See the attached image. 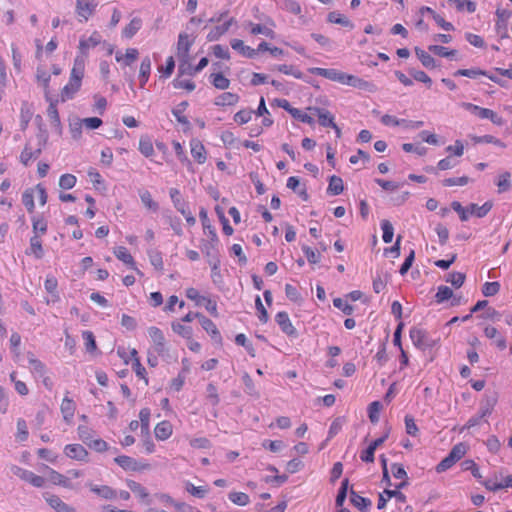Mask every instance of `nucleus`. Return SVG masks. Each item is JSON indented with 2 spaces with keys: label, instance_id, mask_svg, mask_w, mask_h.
Here are the masks:
<instances>
[{
  "label": "nucleus",
  "instance_id": "nucleus-1",
  "mask_svg": "<svg viewBox=\"0 0 512 512\" xmlns=\"http://www.w3.org/2000/svg\"><path fill=\"white\" fill-rule=\"evenodd\" d=\"M85 75L84 57L76 56L73 61V67L70 72L68 82L61 89L59 97L61 102H66L74 98L82 86V80Z\"/></svg>",
  "mask_w": 512,
  "mask_h": 512
},
{
  "label": "nucleus",
  "instance_id": "nucleus-2",
  "mask_svg": "<svg viewBox=\"0 0 512 512\" xmlns=\"http://www.w3.org/2000/svg\"><path fill=\"white\" fill-rule=\"evenodd\" d=\"M209 238L208 244L204 245L206 255L210 258L209 263L212 268V279L215 283L221 282L220 274V260L216 257V246L219 244V239L216 234V230L210 225V229H207L206 233Z\"/></svg>",
  "mask_w": 512,
  "mask_h": 512
},
{
  "label": "nucleus",
  "instance_id": "nucleus-3",
  "mask_svg": "<svg viewBox=\"0 0 512 512\" xmlns=\"http://www.w3.org/2000/svg\"><path fill=\"white\" fill-rule=\"evenodd\" d=\"M195 42V38L187 33H180L178 36L176 57L179 61V71L184 74L190 68V49Z\"/></svg>",
  "mask_w": 512,
  "mask_h": 512
},
{
  "label": "nucleus",
  "instance_id": "nucleus-4",
  "mask_svg": "<svg viewBox=\"0 0 512 512\" xmlns=\"http://www.w3.org/2000/svg\"><path fill=\"white\" fill-rule=\"evenodd\" d=\"M46 470L48 472V481L55 486H61L64 488H72L70 478L76 479L82 476V472L77 469H71L68 471V475L70 477L63 475L62 473L48 466H46Z\"/></svg>",
  "mask_w": 512,
  "mask_h": 512
},
{
  "label": "nucleus",
  "instance_id": "nucleus-5",
  "mask_svg": "<svg viewBox=\"0 0 512 512\" xmlns=\"http://www.w3.org/2000/svg\"><path fill=\"white\" fill-rule=\"evenodd\" d=\"M98 3L95 0H75V14L78 22L84 23L92 18Z\"/></svg>",
  "mask_w": 512,
  "mask_h": 512
},
{
  "label": "nucleus",
  "instance_id": "nucleus-6",
  "mask_svg": "<svg viewBox=\"0 0 512 512\" xmlns=\"http://www.w3.org/2000/svg\"><path fill=\"white\" fill-rule=\"evenodd\" d=\"M148 335L152 342V351L158 356H164L167 353V345L163 332L152 326L148 329Z\"/></svg>",
  "mask_w": 512,
  "mask_h": 512
},
{
  "label": "nucleus",
  "instance_id": "nucleus-7",
  "mask_svg": "<svg viewBox=\"0 0 512 512\" xmlns=\"http://www.w3.org/2000/svg\"><path fill=\"white\" fill-rule=\"evenodd\" d=\"M114 462L125 471H142L150 469V464L147 462H140L135 458L127 455H119L114 458Z\"/></svg>",
  "mask_w": 512,
  "mask_h": 512
},
{
  "label": "nucleus",
  "instance_id": "nucleus-8",
  "mask_svg": "<svg viewBox=\"0 0 512 512\" xmlns=\"http://www.w3.org/2000/svg\"><path fill=\"white\" fill-rule=\"evenodd\" d=\"M44 146L45 141L39 143L37 146H33L30 141H27L19 156L21 164L25 167L29 166L33 160H36L41 155Z\"/></svg>",
  "mask_w": 512,
  "mask_h": 512
},
{
  "label": "nucleus",
  "instance_id": "nucleus-9",
  "mask_svg": "<svg viewBox=\"0 0 512 512\" xmlns=\"http://www.w3.org/2000/svg\"><path fill=\"white\" fill-rule=\"evenodd\" d=\"M409 334L413 344L421 350H426L436 345V341L430 339L427 332L421 328L412 327Z\"/></svg>",
  "mask_w": 512,
  "mask_h": 512
},
{
  "label": "nucleus",
  "instance_id": "nucleus-10",
  "mask_svg": "<svg viewBox=\"0 0 512 512\" xmlns=\"http://www.w3.org/2000/svg\"><path fill=\"white\" fill-rule=\"evenodd\" d=\"M63 453L69 459L84 463L89 462V452L81 444H67L64 446Z\"/></svg>",
  "mask_w": 512,
  "mask_h": 512
},
{
  "label": "nucleus",
  "instance_id": "nucleus-11",
  "mask_svg": "<svg viewBox=\"0 0 512 512\" xmlns=\"http://www.w3.org/2000/svg\"><path fill=\"white\" fill-rule=\"evenodd\" d=\"M102 37L98 31H93L88 38H81L79 41V54L77 56L84 57V66H86V58L90 49L101 43Z\"/></svg>",
  "mask_w": 512,
  "mask_h": 512
},
{
  "label": "nucleus",
  "instance_id": "nucleus-12",
  "mask_svg": "<svg viewBox=\"0 0 512 512\" xmlns=\"http://www.w3.org/2000/svg\"><path fill=\"white\" fill-rule=\"evenodd\" d=\"M498 392L496 391H486L483 395V398L480 402L479 412L485 417L492 414L494 407L498 402Z\"/></svg>",
  "mask_w": 512,
  "mask_h": 512
},
{
  "label": "nucleus",
  "instance_id": "nucleus-13",
  "mask_svg": "<svg viewBox=\"0 0 512 512\" xmlns=\"http://www.w3.org/2000/svg\"><path fill=\"white\" fill-rule=\"evenodd\" d=\"M497 21H496V32L501 38H509L508 35V19L511 17L512 12L508 9L496 10Z\"/></svg>",
  "mask_w": 512,
  "mask_h": 512
},
{
  "label": "nucleus",
  "instance_id": "nucleus-14",
  "mask_svg": "<svg viewBox=\"0 0 512 512\" xmlns=\"http://www.w3.org/2000/svg\"><path fill=\"white\" fill-rule=\"evenodd\" d=\"M44 288L49 294V297L46 298L45 302L47 305L55 304L59 302L60 295L58 292V280L53 275H48L44 281Z\"/></svg>",
  "mask_w": 512,
  "mask_h": 512
},
{
  "label": "nucleus",
  "instance_id": "nucleus-15",
  "mask_svg": "<svg viewBox=\"0 0 512 512\" xmlns=\"http://www.w3.org/2000/svg\"><path fill=\"white\" fill-rule=\"evenodd\" d=\"M275 321L279 325L281 331L287 336L296 338L298 336L296 328L290 321L289 315L285 311H280L275 316Z\"/></svg>",
  "mask_w": 512,
  "mask_h": 512
},
{
  "label": "nucleus",
  "instance_id": "nucleus-16",
  "mask_svg": "<svg viewBox=\"0 0 512 512\" xmlns=\"http://www.w3.org/2000/svg\"><path fill=\"white\" fill-rule=\"evenodd\" d=\"M113 254L115 257L123 262L125 265L130 267L131 269L135 270L138 275H143V273L136 267V262L129 252V250L124 246H117L113 249Z\"/></svg>",
  "mask_w": 512,
  "mask_h": 512
},
{
  "label": "nucleus",
  "instance_id": "nucleus-17",
  "mask_svg": "<svg viewBox=\"0 0 512 512\" xmlns=\"http://www.w3.org/2000/svg\"><path fill=\"white\" fill-rule=\"evenodd\" d=\"M308 72L313 75L322 76L324 78H327L331 81H335L338 83H341L344 81V72L339 71L337 69H327V68H319V67H312L308 69Z\"/></svg>",
  "mask_w": 512,
  "mask_h": 512
},
{
  "label": "nucleus",
  "instance_id": "nucleus-18",
  "mask_svg": "<svg viewBox=\"0 0 512 512\" xmlns=\"http://www.w3.org/2000/svg\"><path fill=\"white\" fill-rule=\"evenodd\" d=\"M44 499L55 512H75V509L65 503L58 495L45 493Z\"/></svg>",
  "mask_w": 512,
  "mask_h": 512
},
{
  "label": "nucleus",
  "instance_id": "nucleus-19",
  "mask_svg": "<svg viewBox=\"0 0 512 512\" xmlns=\"http://www.w3.org/2000/svg\"><path fill=\"white\" fill-rule=\"evenodd\" d=\"M174 428L170 421L162 420L154 427V435L158 441H166L173 434Z\"/></svg>",
  "mask_w": 512,
  "mask_h": 512
},
{
  "label": "nucleus",
  "instance_id": "nucleus-20",
  "mask_svg": "<svg viewBox=\"0 0 512 512\" xmlns=\"http://www.w3.org/2000/svg\"><path fill=\"white\" fill-rule=\"evenodd\" d=\"M60 411L66 423H71L76 412V403L73 399L65 395L60 405Z\"/></svg>",
  "mask_w": 512,
  "mask_h": 512
},
{
  "label": "nucleus",
  "instance_id": "nucleus-21",
  "mask_svg": "<svg viewBox=\"0 0 512 512\" xmlns=\"http://www.w3.org/2000/svg\"><path fill=\"white\" fill-rule=\"evenodd\" d=\"M190 151L191 155L194 158V160L199 163L203 164L207 159V153L204 145L201 141L198 139H192L190 141Z\"/></svg>",
  "mask_w": 512,
  "mask_h": 512
},
{
  "label": "nucleus",
  "instance_id": "nucleus-22",
  "mask_svg": "<svg viewBox=\"0 0 512 512\" xmlns=\"http://www.w3.org/2000/svg\"><path fill=\"white\" fill-rule=\"evenodd\" d=\"M309 111L313 112L317 115L319 124L323 127H331L334 126V116L330 113V111L319 108V107H309Z\"/></svg>",
  "mask_w": 512,
  "mask_h": 512
},
{
  "label": "nucleus",
  "instance_id": "nucleus-23",
  "mask_svg": "<svg viewBox=\"0 0 512 512\" xmlns=\"http://www.w3.org/2000/svg\"><path fill=\"white\" fill-rule=\"evenodd\" d=\"M131 359H132V369L135 372L136 376L142 380H144L145 384L148 385V377L146 373L145 367L141 364L140 358L138 356V352L135 348L130 351Z\"/></svg>",
  "mask_w": 512,
  "mask_h": 512
},
{
  "label": "nucleus",
  "instance_id": "nucleus-24",
  "mask_svg": "<svg viewBox=\"0 0 512 512\" xmlns=\"http://www.w3.org/2000/svg\"><path fill=\"white\" fill-rule=\"evenodd\" d=\"M139 57V52L136 48H128L125 53L117 52L115 60L123 66H131Z\"/></svg>",
  "mask_w": 512,
  "mask_h": 512
},
{
  "label": "nucleus",
  "instance_id": "nucleus-25",
  "mask_svg": "<svg viewBox=\"0 0 512 512\" xmlns=\"http://www.w3.org/2000/svg\"><path fill=\"white\" fill-rule=\"evenodd\" d=\"M58 100H49V106L47 108V116L51 122V125L57 130L61 131V120L59 111L57 108Z\"/></svg>",
  "mask_w": 512,
  "mask_h": 512
},
{
  "label": "nucleus",
  "instance_id": "nucleus-26",
  "mask_svg": "<svg viewBox=\"0 0 512 512\" xmlns=\"http://www.w3.org/2000/svg\"><path fill=\"white\" fill-rule=\"evenodd\" d=\"M198 320L202 328L211 336L212 339L217 341L221 340L220 331L217 329L216 325L204 315H199Z\"/></svg>",
  "mask_w": 512,
  "mask_h": 512
},
{
  "label": "nucleus",
  "instance_id": "nucleus-27",
  "mask_svg": "<svg viewBox=\"0 0 512 512\" xmlns=\"http://www.w3.org/2000/svg\"><path fill=\"white\" fill-rule=\"evenodd\" d=\"M230 44L235 51L244 57L252 59L257 55V50H254L250 46L245 45L244 42L240 39H233Z\"/></svg>",
  "mask_w": 512,
  "mask_h": 512
},
{
  "label": "nucleus",
  "instance_id": "nucleus-28",
  "mask_svg": "<svg viewBox=\"0 0 512 512\" xmlns=\"http://www.w3.org/2000/svg\"><path fill=\"white\" fill-rule=\"evenodd\" d=\"M350 502L361 512H367L371 507V500L358 495L352 488L350 489Z\"/></svg>",
  "mask_w": 512,
  "mask_h": 512
},
{
  "label": "nucleus",
  "instance_id": "nucleus-29",
  "mask_svg": "<svg viewBox=\"0 0 512 512\" xmlns=\"http://www.w3.org/2000/svg\"><path fill=\"white\" fill-rule=\"evenodd\" d=\"M469 137H470L471 141L473 142V144L487 143V144H493L502 149L506 148V144L502 140L496 138L493 135H489V134L483 135V136L470 135Z\"/></svg>",
  "mask_w": 512,
  "mask_h": 512
},
{
  "label": "nucleus",
  "instance_id": "nucleus-30",
  "mask_svg": "<svg viewBox=\"0 0 512 512\" xmlns=\"http://www.w3.org/2000/svg\"><path fill=\"white\" fill-rule=\"evenodd\" d=\"M151 73V60L148 56L144 57L140 64L139 69V83L140 87L143 88L149 80Z\"/></svg>",
  "mask_w": 512,
  "mask_h": 512
},
{
  "label": "nucleus",
  "instance_id": "nucleus-31",
  "mask_svg": "<svg viewBox=\"0 0 512 512\" xmlns=\"http://www.w3.org/2000/svg\"><path fill=\"white\" fill-rule=\"evenodd\" d=\"M493 207L491 201L485 202L482 206H478L475 203H471L467 206V210L470 214L475 215L478 218L485 217Z\"/></svg>",
  "mask_w": 512,
  "mask_h": 512
},
{
  "label": "nucleus",
  "instance_id": "nucleus-32",
  "mask_svg": "<svg viewBox=\"0 0 512 512\" xmlns=\"http://www.w3.org/2000/svg\"><path fill=\"white\" fill-rule=\"evenodd\" d=\"M138 149L140 153L146 158H150L154 155V146L152 140L147 135H142L140 137Z\"/></svg>",
  "mask_w": 512,
  "mask_h": 512
},
{
  "label": "nucleus",
  "instance_id": "nucleus-33",
  "mask_svg": "<svg viewBox=\"0 0 512 512\" xmlns=\"http://www.w3.org/2000/svg\"><path fill=\"white\" fill-rule=\"evenodd\" d=\"M33 235L43 236L48 230L47 221L43 216L35 215L31 218Z\"/></svg>",
  "mask_w": 512,
  "mask_h": 512
},
{
  "label": "nucleus",
  "instance_id": "nucleus-34",
  "mask_svg": "<svg viewBox=\"0 0 512 512\" xmlns=\"http://www.w3.org/2000/svg\"><path fill=\"white\" fill-rule=\"evenodd\" d=\"M142 20L138 17L133 18L122 30V36L131 39L141 29Z\"/></svg>",
  "mask_w": 512,
  "mask_h": 512
},
{
  "label": "nucleus",
  "instance_id": "nucleus-35",
  "mask_svg": "<svg viewBox=\"0 0 512 512\" xmlns=\"http://www.w3.org/2000/svg\"><path fill=\"white\" fill-rule=\"evenodd\" d=\"M91 491L97 494L98 496L107 499V500H113L117 498V491L111 488L108 485H102V486H91Z\"/></svg>",
  "mask_w": 512,
  "mask_h": 512
},
{
  "label": "nucleus",
  "instance_id": "nucleus-36",
  "mask_svg": "<svg viewBox=\"0 0 512 512\" xmlns=\"http://www.w3.org/2000/svg\"><path fill=\"white\" fill-rule=\"evenodd\" d=\"M41 237L42 236L39 235H33L30 238V248L26 252L27 254L34 255L38 259L42 258L44 254Z\"/></svg>",
  "mask_w": 512,
  "mask_h": 512
},
{
  "label": "nucleus",
  "instance_id": "nucleus-37",
  "mask_svg": "<svg viewBox=\"0 0 512 512\" xmlns=\"http://www.w3.org/2000/svg\"><path fill=\"white\" fill-rule=\"evenodd\" d=\"M495 184L498 187V193H505L511 189V173L508 171H505L501 173L495 182Z\"/></svg>",
  "mask_w": 512,
  "mask_h": 512
},
{
  "label": "nucleus",
  "instance_id": "nucleus-38",
  "mask_svg": "<svg viewBox=\"0 0 512 512\" xmlns=\"http://www.w3.org/2000/svg\"><path fill=\"white\" fill-rule=\"evenodd\" d=\"M126 485L139 499L143 501L148 499L149 493L147 489L140 483L131 479H127Z\"/></svg>",
  "mask_w": 512,
  "mask_h": 512
},
{
  "label": "nucleus",
  "instance_id": "nucleus-39",
  "mask_svg": "<svg viewBox=\"0 0 512 512\" xmlns=\"http://www.w3.org/2000/svg\"><path fill=\"white\" fill-rule=\"evenodd\" d=\"M415 54L425 68L433 69L436 67V60L423 49L415 47Z\"/></svg>",
  "mask_w": 512,
  "mask_h": 512
},
{
  "label": "nucleus",
  "instance_id": "nucleus-40",
  "mask_svg": "<svg viewBox=\"0 0 512 512\" xmlns=\"http://www.w3.org/2000/svg\"><path fill=\"white\" fill-rule=\"evenodd\" d=\"M342 84H346L359 89H368L370 86L368 81L347 73H344V81Z\"/></svg>",
  "mask_w": 512,
  "mask_h": 512
},
{
  "label": "nucleus",
  "instance_id": "nucleus-41",
  "mask_svg": "<svg viewBox=\"0 0 512 512\" xmlns=\"http://www.w3.org/2000/svg\"><path fill=\"white\" fill-rule=\"evenodd\" d=\"M344 190V184L342 178L332 175L329 178V185L327 188V193L330 195H339Z\"/></svg>",
  "mask_w": 512,
  "mask_h": 512
},
{
  "label": "nucleus",
  "instance_id": "nucleus-42",
  "mask_svg": "<svg viewBox=\"0 0 512 512\" xmlns=\"http://www.w3.org/2000/svg\"><path fill=\"white\" fill-rule=\"evenodd\" d=\"M150 419H151V410L147 407L142 408L139 411V423H140V431L141 434H147L150 431Z\"/></svg>",
  "mask_w": 512,
  "mask_h": 512
},
{
  "label": "nucleus",
  "instance_id": "nucleus-43",
  "mask_svg": "<svg viewBox=\"0 0 512 512\" xmlns=\"http://www.w3.org/2000/svg\"><path fill=\"white\" fill-rule=\"evenodd\" d=\"M33 115L32 105L28 102H23L20 108V122L22 129H25Z\"/></svg>",
  "mask_w": 512,
  "mask_h": 512
},
{
  "label": "nucleus",
  "instance_id": "nucleus-44",
  "mask_svg": "<svg viewBox=\"0 0 512 512\" xmlns=\"http://www.w3.org/2000/svg\"><path fill=\"white\" fill-rule=\"evenodd\" d=\"M33 187L27 188L22 194V203L28 213L32 214L35 211V193Z\"/></svg>",
  "mask_w": 512,
  "mask_h": 512
},
{
  "label": "nucleus",
  "instance_id": "nucleus-45",
  "mask_svg": "<svg viewBox=\"0 0 512 512\" xmlns=\"http://www.w3.org/2000/svg\"><path fill=\"white\" fill-rule=\"evenodd\" d=\"M171 327L176 334L187 340H191L193 337V329L188 325H185L181 322H173Z\"/></svg>",
  "mask_w": 512,
  "mask_h": 512
},
{
  "label": "nucleus",
  "instance_id": "nucleus-46",
  "mask_svg": "<svg viewBox=\"0 0 512 512\" xmlns=\"http://www.w3.org/2000/svg\"><path fill=\"white\" fill-rule=\"evenodd\" d=\"M327 20L330 23L339 24V25H342V26L347 27L349 29H353L354 28V24L348 18H346L342 14H340L338 12H335V11L330 12L328 14Z\"/></svg>",
  "mask_w": 512,
  "mask_h": 512
},
{
  "label": "nucleus",
  "instance_id": "nucleus-47",
  "mask_svg": "<svg viewBox=\"0 0 512 512\" xmlns=\"http://www.w3.org/2000/svg\"><path fill=\"white\" fill-rule=\"evenodd\" d=\"M185 295L189 300L193 301L196 306H203L206 299L208 298L207 295H201L200 292L194 287L187 288L185 290Z\"/></svg>",
  "mask_w": 512,
  "mask_h": 512
},
{
  "label": "nucleus",
  "instance_id": "nucleus-48",
  "mask_svg": "<svg viewBox=\"0 0 512 512\" xmlns=\"http://www.w3.org/2000/svg\"><path fill=\"white\" fill-rule=\"evenodd\" d=\"M140 200L142 204L149 210L157 211L159 206L156 201L153 200L151 193L148 190H141L139 192Z\"/></svg>",
  "mask_w": 512,
  "mask_h": 512
},
{
  "label": "nucleus",
  "instance_id": "nucleus-49",
  "mask_svg": "<svg viewBox=\"0 0 512 512\" xmlns=\"http://www.w3.org/2000/svg\"><path fill=\"white\" fill-rule=\"evenodd\" d=\"M428 50L440 57L453 58L457 55L458 51L455 49L448 50L447 47L441 45H430Z\"/></svg>",
  "mask_w": 512,
  "mask_h": 512
},
{
  "label": "nucleus",
  "instance_id": "nucleus-50",
  "mask_svg": "<svg viewBox=\"0 0 512 512\" xmlns=\"http://www.w3.org/2000/svg\"><path fill=\"white\" fill-rule=\"evenodd\" d=\"M17 431L15 434L16 440L24 442L28 439L29 432L26 421L23 418H19L16 423Z\"/></svg>",
  "mask_w": 512,
  "mask_h": 512
},
{
  "label": "nucleus",
  "instance_id": "nucleus-51",
  "mask_svg": "<svg viewBox=\"0 0 512 512\" xmlns=\"http://www.w3.org/2000/svg\"><path fill=\"white\" fill-rule=\"evenodd\" d=\"M348 487H349V480H348V478H345L341 482V486L338 490V493H337V496L335 499V504L337 507H343L344 502L347 498Z\"/></svg>",
  "mask_w": 512,
  "mask_h": 512
},
{
  "label": "nucleus",
  "instance_id": "nucleus-52",
  "mask_svg": "<svg viewBox=\"0 0 512 512\" xmlns=\"http://www.w3.org/2000/svg\"><path fill=\"white\" fill-rule=\"evenodd\" d=\"M480 75H488V71L486 70H482L480 68H470V69H458L457 71H455L453 73V76L457 77V76H465V77H469V78H476L477 76H480Z\"/></svg>",
  "mask_w": 512,
  "mask_h": 512
},
{
  "label": "nucleus",
  "instance_id": "nucleus-53",
  "mask_svg": "<svg viewBox=\"0 0 512 512\" xmlns=\"http://www.w3.org/2000/svg\"><path fill=\"white\" fill-rule=\"evenodd\" d=\"M29 364L31 366V372L38 376H44L47 372L45 364L33 355L29 357Z\"/></svg>",
  "mask_w": 512,
  "mask_h": 512
},
{
  "label": "nucleus",
  "instance_id": "nucleus-54",
  "mask_svg": "<svg viewBox=\"0 0 512 512\" xmlns=\"http://www.w3.org/2000/svg\"><path fill=\"white\" fill-rule=\"evenodd\" d=\"M462 107L464 109L470 111L472 114L479 117L480 119H485L488 114V111H489L488 108H483V107H480L478 105L468 103V102H463Z\"/></svg>",
  "mask_w": 512,
  "mask_h": 512
},
{
  "label": "nucleus",
  "instance_id": "nucleus-55",
  "mask_svg": "<svg viewBox=\"0 0 512 512\" xmlns=\"http://www.w3.org/2000/svg\"><path fill=\"white\" fill-rule=\"evenodd\" d=\"M142 441H141V447L143 449V452L145 454H152L156 451V445L151 437L150 431L147 432V434H141Z\"/></svg>",
  "mask_w": 512,
  "mask_h": 512
},
{
  "label": "nucleus",
  "instance_id": "nucleus-56",
  "mask_svg": "<svg viewBox=\"0 0 512 512\" xmlns=\"http://www.w3.org/2000/svg\"><path fill=\"white\" fill-rule=\"evenodd\" d=\"M77 182V178L75 175L66 173L62 174L59 178V187L64 190L72 189Z\"/></svg>",
  "mask_w": 512,
  "mask_h": 512
},
{
  "label": "nucleus",
  "instance_id": "nucleus-57",
  "mask_svg": "<svg viewBox=\"0 0 512 512\" xmlns=\"http://www.w3.org/2000/svg\"><path fill=\"white\" fill-rule=\"evenodd\" d=\"M151 265L158 271H163L164 262L161 252L152 250L148 253Z\"/></svg>",
  "mask_w": 512,
  "mask_h": 512
},
{
  "label": "nucleus",
  "instance_id": "nucleus-58",
  "mask_svg": "<svg viewBox=\"0 0 512 512\" xmlns=\"http://www.w3.org/2000/svg\"><path fill=\"white\" fill-rule=\"evenodd\" d=\"M461 467L463 471H471L473 477H475L477 480H481L482 475L479 471L478 465L471 459L464 460L461 463Z\"/></svg>",
  "mask_w": 512,
  "mask_h": 512
},
{
  "label": "nucleus",
  "instance_id": "nucleus-59",
  "mask_svg": "<svg viewBox=\"0 0 512 512\" xmlns=\"http://www.w3.org/2000/svg\"><path fill=\"white\" fill-rule=\"evenodd\" d=\"M466 279V275L462 272H452L449 273L446 282L451 283V285L455 288H460Z\"/></svg>",
  "mask_w": 512,
  "mask_h": 512
},
{
  "label": "nucleus",
  "instance_id": "nucleus-60",
  "mask_svg": "<svg viewBox=\"0 0 512 512\" xmlns=\"http://www.w3.org/2000/svg\"><path fill=\"white\" fill-rule=\"evenodd\" d=\"M36 80L40 85L43 86L44 89H48L51 80V75L44 68L38 67L36 71Z\"/></svg>",
  "mask_w": 512,
  "mask_h": 512
},
{
  "label": "nucleus",
  "instance_id": "nucleus-61",
  "mask_svg": "<svg viewBox=\"0 0 512 512\" xmlns=\"http://www.w3.org/2000/svg\"><path fill=\"white\" fill-rule=\"evenodd\" d=\"M381 228L383 230V241L385 243H390L392 242L393 240V235H394V229H393V226L391 224V222L389 220H382L381 221Z\"/></svg>",
  "mask_w": 512,
  "mask_h": 512
},
{
  "label": "nucleus",
  "instance_id": "nucleus-62",
  "mask_svg": "<svg viewBox=\"0 0 512 512\" xmlns=\"http://www.w3.org/2000/svg\"><path fill=\"white\" fill-rule=\"evenodd\" d=\"M228 497L234 504L239 506H245L249 503V496L244 492L232 491Z\"/></svg>",
  "mask_w": 512,
  "mask_h": 512
},
{
  "label": "nucleus",
  "instance_id": "nucleus-63",
  "mask_svg": "<svg viewBox=\"0 0 512 512\" xmlns=\"http://www.w3.org/2000/svg\"><path fill=\"white\" fill-rule=\"evenodd\" d=\"M452 297L453 291L450 287L444 285L438 287V291L435 295L437 303H443L444 301L449 300Z\"/></svg>",
  "mask_w": 512,
  "mask_h": 512
},
{
  "label": "nucleus",
  "instance_id": "nucleus-64",
  "mask_svg": "<svg viewBox=\"0 0 512 512\" xmlns=\"http://www.w3.org/2000/svg\"><path fill=\"white\" fill-rule=\"evenodd\" d=\"M82 338L84 341L85 348L88 352H94L97 349L95 337L91 331H83Z\"/></svg>",
  "mask_w": 512,
  "mask_h": 512
}]
</instances>
